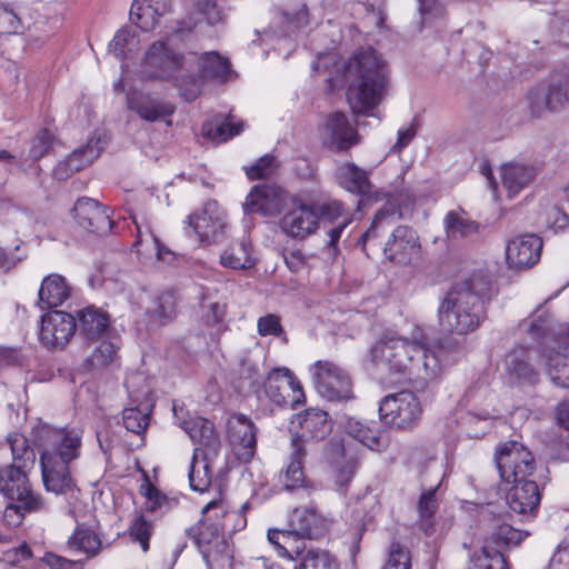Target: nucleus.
<instances>
[{"mask_svg": "<svg viewBox=\"0 0 569 569\" xmlns=\"http://www.w3.org/2000/svg\"><path fill=\"white\" fill-rule=\"evenodd\" d=\"M32 557L31 549L27 543L14 547L3 552L2 560L11 566H19Z\"/></svg>", "mask_w": 569, "mask_h": 569, "instance_id": "63", "label": "nucleus"}, {"mask_svg": "<svg viewBox=\"0 0 569 569\" xmlns=\"http://www.w3.org/2000/svg\"><path fill=\"white\" fill-rule=\"evenodd\" d=\"M257 327L260 336H280L282 333L280 318L273 313L260 317Z\"/></svg>", "mask_w": 569, "mask_h": 569, "instance_id": "62", "label": "nucleus"}, {"mask_svg": "<svg viewBox=\"0 0 569 569\" xmlns=\"http://www.w3.org/2000/svg\"><path fill=\"white\" fill-rule=\"evenodd\" d=\"M199 11L211 26L223 21L226 17L224 11L218 6L216 0H201L199 2Z\"/></svg>", "mask_w": 569, "mask_h": 569, "instance_id": "60", "label": "nucleus"}, {"mask_svg": "<svg viewBox=\"0 0 569 569\" xmlns=\"http://www.w3.org/2000/svg\"><path fill=\"white\" fill-rule=\"evenodd\" d=\"M187 68L190 71H186V77H190L192 82L198 81L194 76L199 78H217L227 80L230 72L229 62L217 52H206L201 56L197 53H188Z\"/></svg>", "mask_w": 569, "mask_h": 569, "instance_id": "25", "label": "nucleus"}, {"mask_svg": "<svg viewBox=\"0 0 569 569\" xmlns=\"http://www.w3.org/2000/svg\"><path fill=\"white\" fill-rule=\"evenodd\" d=\"M26 468L17 466H7L0 468V492L11 501L18 505H9L8 510L38 511L43 508V500L39 495L32 492Z\"/></svg>", "mask_w": 569, "mask_h": 569, "instance_id": "10", "label": "nucleus"}, {"mask_svg": "<svg viewBox=\"0 0 569 569\" xmlns=\"http://www.w3.org/2000/svg\"><path fill=\"white\" fill-rule=\"evenodd\" d=\"M187 56H180L164 42H154L144 57V73L150 78L172 79L179 88H183L187 68Z\"/></svg>", "mask_w": 569, "mask_h": 569, "instance_id": "11", "label": "nucleus"}, {"mask_svg": "<svg viewBox=\"0 0 569 569\" xmlns=\"http://www.w3.org/2000/svg\"><path fill=\"white\" fill-rule=\"evenodd\" d=\"M21 26L19 17L7 6H0V37L17 33Z\"/></svg>", "mask_w": 569, "mask_h": 569, "instance_id": "58", "label": "nucleus"}, {"mask_svg": "<svg viewBox=\"0 0 569 569\" xmlns=\"http://www.w3.org/2000/svg\"><path fill=\"white\" fill-rule=\"evenodd\" d=\"M458 343H440L428 348L421 337L411 340L392 332L382 335L371 348L372 360L385 365L390 371L411 379L429 381L436 379L447 365L460 355Z\"/></svg>", "mask_w": 569, "mask_h": 569, "instance_id": "1", "label": "nucleus"}, {"mask_svg": "<svg viewBox=\"0 0 569 569\" xmlns=\"http://www.w3.org/2000/svg\"><path fill=\"white\" fill-rule=\"evenodd\" d=\"M549 569H569V539L559 543L550 559Z\"/></svg>", "mask_w": 569, "mask_h": 569, "instance_id": "64", "label": "nucleus"}, {"mask_svg": "<svg viewBox=\"0 0 569 569\" xmlns=\"http://www.w3.org/2000/svg\"><path fill=\"white\" fill-rule=\"evenodd\" d=\"M519 329L521 331L528 332L533 340L540 339L546 335L547 320L540 315H533L529 319L523 320L520 323Z\"/></svg>", "mask_w": 569, "mask_h": 569, "instance_id": "59", "label": "nucleus"}, {"mask_svg": "<svg viewBox=\"0 0 569 569\" xmlns=\"http://www.w3.org/2000/svg\"><path fill=\"white\" fill-rule=\"evenodd\" d=\"M174 308V296L170 292H166L154 299L153 306L148 310V313L152 319L162 322L172 319Z\"/></svg>", "mask_w": 569, "mask_h": 569, "instance_id": "48", "label": "nucleus"}, {"mask_svg": "<svg viewBox=\"0 0 569 569\" xmlns=\"http://www.w3.org/2000/svg\"><path fill=\"white\" fill-rule=\"evenodd\" d=\"M528 103L533 117H541L547 111L561 108L567 101V82L565 79L543 80L528 92Z\"/></svg>", "mask_w": 569, "mask_h": 569, "instance_id": "16", "label": "nucleus"}, {"mask_svg": "<svg viewBox=\"0 0 569 569\" xmlns=\"http://www.w3.org/2000/svg\"><path fill=\"white\" fill-rule=\"evenodd\" d=\"M40 462L43 485L48 491L56 495H63L73 491L74 483L69 472V465L57 461H46L41 458Z\"/></svg>", "mask_w": 569, "mask_h": 569, "instance_id": "37", "label": "nucleus"}, {"mask_svg": "<svg viewBox=\"0 0 569 569\" xmlns=\"http://www.w3.org/2000/svg\"><path fill=\"white\" fill-rule=\"evenodd\" d=\"M346 432L371 450L380 449L382 437L378 430L355 418H349L345 426Z\"/></svg>", "mask_w": 569, "mask_h": 569, "instance_id": "43", "label": "nucleus"}, {"mask_svg": "<svg viewBox=\"0 0 569 569\" xmlns=\"http://www.w3.org/2000/svg\"><path fill=\"white\" fill-rule=\"evenodd\" d=\"M418 237L413 229L407 226L397 227L385 246L386 256L398 263L406 264L418 253Z\"/></svg>", "mask_w": 569, "mask_h": 569, "instance_id": "29", "label": "nucleus"}, {"mask_svg": "<svg viewBox=\"0 0 569 569\" xmlns=\"http://www.w3.org/2000/svg\"><path fill=\"white\" fill-rule=\"evenodd\" d=\"M68 548L71 551L86 555L87 558H92L100 551L101 540L93 530L79 526L70 536Z\"/></svg>", "mask_w": 569, "mask_h": 569, "instance_id": "39", "label": "nucleus"}, {"mask_svg": "<svg viewBox=\"0 0 569 569\" xmlns=\"http://www.w3.org/2000/svg\"><path fill=\"white\" fill-rule=\"evenodd\" d=\"M443 227L450 239L469 237L478 231V223L471 220L463 210L449 211L445 217Z\"/></svg>", "mask_w": 569, "mask_h": 569, "instance_id": "41", "label": "nucleus"}, {"mask_svg": "<svg viewBox=\"0 0 569 569\" xmlns=\"http://www.w3.org/2000/svg\"><path fill=\"white\" fill-rule=\"evenodd\" d=\"M309 449L298 439H291L290 461L279 473V480L284 489L290 490L302 487L305 482L303 460Z\"/></svg>", "mask_w": 569, "mask_h": 569, "instance_id": "36", "label": "nucleus"}, {"mask_svg": "<svg viewBox=\"0 0 569 569\" xmlns=\"http://www.w3.org/2000/svg\"><path fill=\"white\" fill-rule=\"evenodd\" d=\"M263 392L272 403L279 407L288 405L290 392L292 393L290 400L292 406L305 400L300 382L287 368H277L268 373L263 382Z\"/></svg>", "mask_w": 569, "mask_h": 569, "instance_id": "14", "label": "nucleus"}, {"mask_svg": "<svg viewBox=\"0 0 569 569\" xmlns=\"http://www.w3.org/2000/svg\"><path fill=\"white\" fill-rule=\"evenodd\" d=\"M77 328L87 340L102 338L109 330V316L93 306L78 311Z\"/></svg>", "mask_w": 569, "mask_h": 569, "instance_id": "38", "label": "nucleus"}, {"mask_svg": "<svg viewBox=\"0 0 569 569\" xmlns=\"http://www.w3.org/2000/svg\"><path fill=\"white\" fill-rule=\"evenodd\" d=\"M401 213L397 210L392 203H387L381 208L375 216L370 228L361 236L358 243L365 247L366 241L377 236V230L383 224H390L395 222L396 218H400Z\"/></svg>", "mask_w": 569, "mask_h": 569, "instance_id": "46", "label": "nucleus"}, {"mask_svg": "<svg viewBox=\"0 0 569 569\" xmlns=\"http://www.w3.org/2000/svg\"><path fill=\"white\" fill-rule=\"evenodd\" d=\"M127 104L129 110L149 122L164 121L170 124V117L174 113L172 103L152 96H129Z\"/></svg>", "mask_w": 569, "mask_h": 569, "instance_id": "30", "label": "nucleus"}, {"mask_svg": "<svg viewBox=\"0 0 569 569\" xmlns=\"http://www.w3.org/2000/svg\"><path fill=\"white\" fill-rule=\"evenodd\" d=\"M77 330L76 318L64 311H51L41 320L40 341L51 349H60L69 343Z\"/></svg>", "mask_w": 569, "mask_h": 569, "instance_id": "15", "label": "nucleus"}, {"mask_svg": "<svg viewBox=\"0 0 569 569\" xmlns=\"http://www.w3.org/2000/svg\"><path fill=\"white\" fill-rule=\"evenodd\" d=\"M327 530V520L313 506L296 508L289 519L288 530L270 529L268 540L276 548H282V536H291L295 540L307 545V540L321 537Z\"/></svg>", "mask_w": 569, "mask_h": 569, "instance_id": "8", "label": "nucleus"}, {"mask_svg": "<svg viewBox=\"0 0 569 569\" xmlns=\"http://www.w3.org/2000/svg\"><path fill=\"white\" fill-rule=\"evenodd\" d=\"M224 316V306L218 302H210L202 306L201 320L208 327L219 326Z\"/></svg>", "mask_w": 569, "mask_h": 569, "instance_id": "61", "label": "nucleus"}, {"mask_svg": "<svg viewBox=\"0 0 569 569\" xmlns=\"http://www.w3.org/2000/svg\"><path fill=\"white\" fill-rule=\"evenodd\" d=\"M169 10L170 0H133L130 19L141 30L150 31Z\"/></svg>", "mask_w": 569, "mask_h": 569, "instance_id": "34", "label": "nucleus"}, {"mask_svg": "<svg viewBox=\"0 0 569 569\" xmlns=\"http://www.w3.org/2000/svg\"><path fill=\"white\" fill-rule=\"evenodd\" d=\"M421 413L420 401L411 391L388 395L379 406L381 421L398 429L412 428L420 420Z\"/></svg>", "mask_w": 569, "mask_h": 569, "instance_id": "12", "label": "nucleus"}, {"mask_svg": "<svg viewBox=\"0 0 569 569\" xmlns=\"http://www.w3.org/2000/svg\"><path fill=\"white\" fill-rule=\"evenodd\" d=\"M38 295L41 309L56 308L70 298L71 287L63 276L51 273L41 281Z\"/></svg>", "mask_w": 569, "mask_h": 569, "instance_id": "35", "label": "nucleus"}, {"mask_svg": "<svg viewBox=\"0 0 569 569\" xmlns=\"http://www.w3.org/2000/svg\"><path fill=\"white\" fill-rule=\"evenodd\" d=\"M533 351L518 347L508 352L505 359V371L511 385L533 386L539 381V371L532 363Z\"/></svg>", "mask_w": 569, "mask_h": 569, "instance_id": "20", "label": "nucleus"}, {"mask_svg": "<svg viewBox=\"0 0 569 569\" xmlns=\"http://www.w3.org/2000/svg\"><path fill=\"white\" fill-rule=\"evenodd\" d=\"M437 487L430 488L426 491H423L420 495V498L418 500V523L420 529L426 535H431L435 531V515L438 509V500H437Z\"/></svg>", "mask_w": 569, "mask_h": 569, "instance_id": "42", "label": "nucleus"}, {"mask_svg": "<svg viewBox=\"0 0 569 569\" xmlns=\"http://www.w3.org/2000/svg\"><path fill=\"white\" fill-rule=\"evenodd\" d=\"M301 432L292 435L291 439H298L308 449L312 450L313 442L323 440L332 430V422L328 413L318 408L307 409L299 416Z\"/></svg>", "mask_w": 569, "mask_h": 569, "instance_id": "24", "label": "nucleus"}, {"mask_svg": "<svg viewBox=\"0 0 569 569\" xmlns=\"http://www.w3.org/2000/svg\"><path fill=\"white\" fill-rule=\"evenodd\" d=\"M495 459L501 479L513 483L506 496L509 508L523 516L536 512L540 491L537 482L529 479L536 469L531 451L517 441H508L499 447Z\"/></svg>", "mask_w": 569, "mask_h": 569, "instance_id": "2", "label": "nucleus"}, {"mask_svg": "<svg viewBox=\"0 0 569 569\" xmlns=\"http://www.w3.org/2000/svg\"><path fill=\"white\" fill-rule=\"evenodd\" d=\"M540 220L543 226L555 230L563 229L569 224V216L556 206L546 208L540 214Z\"/></svg>", "mask_w": 569, "mask_h": 569, "instance_id": "56", "label": "nucleus"}, {"mask_svg": "<svg viewBox=\"0 0 569 569\" xmlns=\"http://www.w3.org/2000/svg\"><path fill=\"white\" fill-rule=\"evenodd\" d=\"M485 319L481 298L470 281L456 283L447 292L438 308V321L442 331L468 335Z\"/></svg>", "mask_w": 569, "mask_h": 569, "instance_id": "4", "label": "nucleus"}, {"mask_svg": "<svg viewBox=\"0 0 569 569\" xmlns=\"http://www.w3.org/2000/svg\"><path fill=\"white\" fill-rule=\"evenodd\" d=\"M347 99L355 113L369 114L380 102L388 83V66L372 48L360 49L347 61Z\"/></svg>", "mask_w": 569, "mask_h": 569, "instance_id": "3", "label": "nucleus"}, {"mask_svg": "<svg viewBox=\"0 0 569 569\" xmlns=\"http://www.w3.org/2000/svg\"><path fill=\"white\" fill-rule=\"evenodd\" d=\"M117 355L116 346L110 342L103 340L99 347L93 351L90 362L93 368H100L109 365Z\"/></svg>", "mask_w": 569, "mask_h": 569, "instance_id": "57", "label": "nucleus"}, {"mask_svg": "<svg viewBox=\"0 0 569 569\" xmlns=\"http://www.w3.org/2000/svg\"><path fill=\"white\" fill-rule=\"evenodd\" d=\"M277 170L276 160L272 156L264 154L253 166L246 170L250 180L266 179L271 177Z\"/></svg>", "mask_w": 569, "mask_h": 569, "instance_id": "55", "label": "nucleus"}, {"mask_svg": "<svg viewBox=\"0 0 569 569\" xmlns=\"http://www.w3.org/2000/svg\"><path fill=\"white\" fill-rule=\"evenodd\" d=\"M542 240L536 234L510 239L506 246V259L510 268H530L540 259Z\"/></svg>", "mask_w": 569, "mask_h": 569, "instance_id": "23", "label": "nucleus"}, {"mask_svg": "<svg viewBox=\"0 0 569 569\" xmlns=\"http://www.w3.org/2000/svg\"><path fill=\"white\" fill-rule=\"evenodd\" d=\"M102 134L94 132L88 140L87 144L74 150L64 161L60 162L54 170L59 179H64L69 173L79 171L87 164H90L99 157L104 148Z\"/></svg>", "mask_w": 569, "mask_h": 569, "instance_id": "28", "label": "nucleus"}, {"mask_svg": "<svg viewBox=\"0 0 569 569\" xmlns=\"http://www.w3.org/2000/svg\"><path fill=\"white\" fill-rule=\"evenodd\" d=\"M186 222L196 233L202 246L223 241L230 223L227 211L216 200H209L186 218Z\"/></svg>", "mask_w": 569, "mask_h": 569, "instance_id": "7", "label": "nucleus"}, {"mask_svg": "<svg viewBox=\"0 0 569 569\" xmlns=\"http://www.w3.org/2000/svg\"><path fill=\"white\" fill-rule=\"evenodd\" d=\"M319 396L330 402L353 399L352 382L348 372L329 360H318L310 367Z\"/></svg>", "mask_w": 569, "mask_h": 569, "instance_id": "9", "label": "nucleus"}, {"mask_svg": "<svg viewBox=\"0 0 569 569\" xmlns=\"http://www.w3.org/2000/svg\"><path fill=\"white\" fill-rule=\"evenodd\" d=\"M383 569H411L409 550L399 542H392Z\"/></svg>", "mask_w": 569, "mask_h": 569, "instance_id": "51", "label": "nucleus"}, {"mask_svg": "<svg viewBox=\"0 0 569 569\" xmlns=\"http://www.w3.org/2000/svg\"><path fill=\"white\" fill-rule=\"evenodd\" d=\"M202 511L208 519L214 517L216 520L212 523L203 522L198 528L193 537L194 543L209 567L217 562H221L222 566L229 563L231 555L222 533L228 529V522L238 517V512L227 510L222 501H211Z\"/></svg>", "mask_w": 569, "mask_h": 569, "instance_id": "5", "label": "nucleus"}, {"mask_svg": "<svg viewBox=\"0 0 569 569\" xmlns=\"http://www.w3.org/2000/svg\"><path fill=\"white\" fill-rule=\"evenodd\" d=\"M326 456L333 466V479L338 487L348 486L356 473L357 460L355 457H347L342 440L332 439L326 446Z\"/></svg>", "mask_w": 569, "mask_h": 569, "instance_id": "33", "label": "nucleus"}, {"mask_svg": "<svg viewBox=\"0 0 569 569\" xmlns=\"http://www.w3.org/2000/svg\"><path fill=\"white\" fill-rule=\"evenodd\" d=\"M337 179L339 184L351 193L367 197L375 201L382 200L387 197L385 192H373V186L369 180V173L352 162L343 163L338 168Z\"/></svg>", "mask_w": 569, "mask_h": 569, "instance_id": "26", "label": "nucleus"}, {"mask_svg": "<svg viewBox=\"0 0 569 569\" xmlns=\"http://www.w3.org/2000/svg\"><path fill=\"white\" fill-rule=\"evenodd\" d=\"M122 423L128 431L142 435L149 425V415L138 407L126 408L122 411Z\"/></svg>", "mask_w": 569, "mask_h": 569, "instance_id": "47", "label": "nucleus"}, {"mask_svg": "<svg viewBox=\"0 0 569 569\" xmlns=\"http://www.w3.org/2000/svg\"><path fill=\"white\" fill-rule=\"evenodd\" d=\"M8 442L10 445L13 463L17 466L28 469L34 465L36 455L33 449L29 446L27 438L21 433H10L8 436Z\"/></svg>", "mask_w": 569, "mask_h": 569, "instance_id": "44", "label": "nucleus"}, {"mask_svg": "<svg viewBox=\"0 0 569 569\" xmlns=\"http://www.w3.org/2000/svg\"><path fill=\"white\" fill-rule=\"evenodd\" d=\"M72 216L89 232L107 234L112 227L108 209L91 198H80L72 208Z\"/></svg>", "mask_w": 569, "mask_h": 569, "instance_id": "21", "label": "nucleus"}, {"mask_svg": "<svg viewBox=\"0 0 569 569\" xmlns=\"http://www.w3.org/2000/svg\"><path fill=\"white\" fill-rule=\"evenodd\" d=\"M257 427L251 419L242 413L232 415L228 419V433L233 452L241 462H249L257 449Z\"/></svg>", "mask_w": 569, "mask_h": 569, "instance_id": "18", "label": "nucleus"}, {"mask_svg": "<svg viewBox=\"0 0 569 569\" xmlns=\"http://www.w3.org/2000/svg\"><path fill=\"white\" fill-rule=\"evenodd\" d=\"M319 218H323L325 221L328 222H340L343 221V218L347 216H352V213L347 210L342 202L338 200H329L323 202L317 208Z\"/></svg>", "mask_w": 569, "mask_h": 569, "instance_id": "52", "label": "nucleus"}, {"mask_svg": "<svg viewBox=\"0 0 569 569\" xmlns=\"http://www.w3.org/2000/svg\"><path fill=\"white\" fill-rule=\"evenodd\" d=\"M181 428L189 435L192 442L197 445L193 458H197L199 452L206 459L212 458L218 453L221 447L220 436L211 421L202 417H193L183 420Z\"/></svg>", "mask_w": 569, "mask_h": 569, "instance_id": "19", "label": "nucleus"}, {"mask_svg": "<svg viewBox=\"0 0 569 569\" xmlns=\"http://www.w3.org/2000/svg\"><path fill=\"white\" fill-rule=\"evenodd\" d=\"M278 556L296 562L292 569H338L337 559L327 550L308 547L291 536H282Z\"/></svg>", "mask_w": 569, "mask_h": 569, "instance_id": "13", "label": "nucleus"}, {"mask_svg": "<svg viewBox=\"0 0 569 569\" xmlns=\"http://www.w3.org/2000/svg\"><path fill=\"white\" fill-rule=\"evenodd\" d=\"M152 533V525L143 516L137 517L130 526V537L138 541L143 552L149 550V539Z\"/></svg>", "mask_w": 569, "mask_h": 569, "instance_id": "54", "label": "nucleus"}, {"mask_svg": "<svg viewBox=\"0 0 569 569\" xmlns=\"http://www.w3.org/2000/svg\"><path fill=\"white\" fill-rule=\"evenodd\" d=\"M325 137L328 146L335 150H346L358 143L357 131L342 112H335L328 117Z\"/></svg>", "mask_w": 569, "mask_h": 569, "instance_id": "32", "label": "nucleus"}, {"mask_svg": "<svg viewBox=\"0 0 569 569\" xmlns=\"http://www.w3.org/2000/svg\"><path fill=\"white\" fill-rule=\"evenodd\" d=\"M283 201V190L280 187L259 184L254 186L247 196L243 209L248 213L272 217L280 212Z\"/></svg>", "mask_w": 569, "mask_h": 569, "instance_id": "22", "label": "nucleus"}, {"mask_svg": "<svg viewBox=\"0 0 569 569\" xmlns=\"http://www.w3.org/2000/svg\"><path fill=\"white\" fill-rule=\"evenodd\" d=\"M211 458H208L206 459L203 457V463L201 466L202 468V471H200L198 469V462H197V458H192V462H191V466H190V471H189V481H190V487L194 490V491H204L207 490V488L210 486V482H211V473L209 471V460Z\"/></svg>", "mask_w": 569, "mask_h": 569, "instance_id": "49", "label": "nucleus"}, {"mask_svg": "<svg viewBox=\"0 0 569 569\" xmlns=\"http://www.w3.org/2000/svg\"><path fill=\"white\" fill-rule=\"evenodd\" d=\"M54 142L53 134L47 130H40L34 138L31 140V146L29 150V158L33 161L42 158L50 150Z\"/></svg>", "mask_w": 569, "mask_h": 569, "instance_id": "53", "label": "nucleus"}, {"mask_svg": "<svg viewBox=\"0 0 569 569\" xmlns=\"http://www.w3.org/2000/svg\"><path fill=\"white\" fill-rule=\"evenodd\" d=\"M133 223L136 226L137 236L133 242V248L139 256L143 254L144 248H156L157 247V237L151 230L149 222L147 221H138L136 218L133 219Z\"/></svg>", "mask_w": 569, "mask_h": 569, "instance_id": "50", "label": "nucleus"}, {"mask_svg": "<svg viewBox=\"0 0 569 569\" xmlns=\"http://www.w3.org/2000/svg\"><path fill=\"white\" fill-rule=\"evenodd\" d=\"M282 231L295 239H306L319 228V214L316 206L299 199L292 201L290 210L280 222Z\"/></svg>", "mask_w": 569, "mask_h": 569, "instance_id": "17", "label": "nucleus"}, {"mask_svg": "<svg viewBox=\"0 0 569 569\" xmlns=\"http://www.w3.org/2000/svg\"><path fill=\"white\" fill-rule=\"evenodd\" d=\"M536 177L537 168L527 162L511 161L500 167L501 183L509 198L518 196Z\"/></svg>", "mask_w": 569, "mask_h": 569, "instance_id": "31", "label": "nucleus"}, {"mask_svg": "<svg viewBox=\"0 0 569 569\" xmlns=\"http://www.w3.org/2000/svg\"><path fill=\"white\" fill-rule=\"evenodd\" d=\"M242 122L236 123L231 117L227 118L214 128L211 123L203 126V134L213 141L224 142L242 131Z\"/></svg>", "mask_w": 569, "mask_h": 569, "instance_id": "45", "label": "nucleus"}, {"mask_svg": "<svg viewBox=\"0 0 569 569\" xmlns=\"http://www.w3.org/2000/svg\"><path fill=\"white\" fill-rule=\"evenodd\" d=\"M569 340L558 346V336L546 343L542 356L551 381L561 388H569Z\"/></svg>", "mask_w": 569, "mask_h": 569, "instance_id": "27", "label": "nucleus"}, {"mask_svg": "<svg viewBox=\"0 0 569 569\" xmlns=\"http://www.w3.org/2000/svg\"><path fill=\"white\" fill-rule=\"evenodd\" d=\"M83 430L80 427L53 428L43 426L36 432L40 458L69 465L81 453Z\"/></svg>", "mask_w": 569, "mask_h": 569, "instance_id": "6", "label": "nucleus"}, {"mask_svg": "<svg viewBox=\"0 0 569 569\" xmlns=\"http://www.w3.org/2000/svg\"><path fill=\"white\" fill-rule=\"evenodd\" d=\"M220 263L230 269H247L253 266L251 243L247 239L233 243L220 254Z\"/></svg>", "mask_w": 569, "mask_h": 569, "instance_id": "40", "label": "nucleus"}]
</instances>
